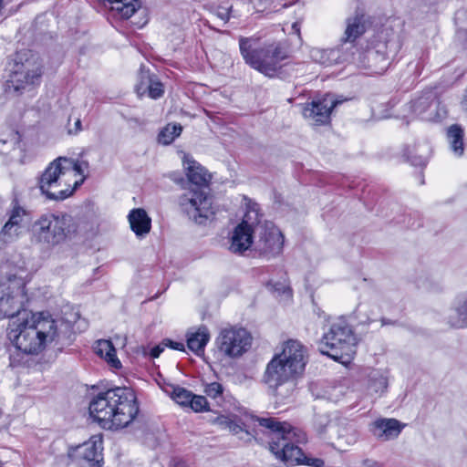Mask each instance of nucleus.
I'll return each instance as SVG.
<instances>
[{"label":"nucleus","mask_w":467,"mask_h":467,"mask_svg":"<svg viewBox=\"0 0 467 467\" xmlns=\"http://www.w3.org/2000/svg\"><path fill=\"white\" fill-rule=\"evenodd\" d=\"M25 272L26 263L20 258L1 266L0 320L10 318L7 337L16 348L9 358L12 368L22 365L25 355L39 354L59 337L58 322L51 315L24 309L28 301Z\"/></svg>","instance_id":"1"},{"label":"nucleus","mask_w":467,"mask_h":467,"mask_svg":"<svg viewBox=\"0 0 467 467\" xmlns=\"http://www.w3.org/2000/svg\"><path fill=\"white\" fill-rule=\"evenodd\" d=\"M89 416L102 429L117 431L129 426L139 413L135 393L114 388L98 393L89 402Z\"/></svg>","instance_id":"2"},{"label":"nucleus","mask_w":467,"mask_h":467,"mask_svg":"<svg viewBox=\"0 0 467 467\" xmlns=\"http://www.w3.org/2000/svg\"><path fill=\"white\" fill-rule=\"evenodd\" d=\"M256 420L265 428L272 431L269 442L270 451L275 457L285 462L311 467H324L325 462L320 458L307 457L297 443L306 441L304 433L298 431L286 422H280L275 418H257Z\"/></svg>","instance_id":"3"},{"label":"nucleus","mask_w":467,"mask_h":467,"mask_svg":"<svg viewBox=\"0 0 467 467\" xmlns=\"http://www.w3.org/2000/svg\"><path fill=\"white\" fill-rule=\"evenodd\" d=\"M183 166L192 186L180 197L182 210L197 223H202L214 214L212 197L202 188L211 180L208 171L191 156L185 155Z\"/></svg>","instance_id":"4"},{"label":"nucleus","mask_w":467,"mask_h":467,"mask_svg":"<svg viewBox=\"0 0 467 467\" xmlns=\"http://www.w3.org/2000/svg\"><path fill=\"white\" fill-rule=\"evenodd\" d=\"M258 36L239 38L241 55L251 67L267 77H274L282 67V62L288 58V51L281 43H271L259 48Z\"/></svg>","instance_id":"5"},{"label":"nucleus","mask_w":467,"mask_h":467,"mask_svg":"<svg viewBox=\"0 0 467 467\" xmlns=\"http://www.w3.org/2000/svg\"><path fill=\"white\" fill-rule=\"evenodd\" d=\"M61 160L62 157H58L51 161L37 178L38 189L47 200L63 201L83 183V179L70 178L72 171Z\"/></svg>","instance_id":"6"},{"label":"nucleus","mask_w":467,"mask_h":467,"mask_svg":"<svg viewBox=\"0 0 467 467\" xmlns=\"http://www.w3.org/2000/svg\"><path fill=\"white\" fill-rule=\"evenodd\" d=\"M77 232V225L69 214L47 213L37 218L32 225L33 238L47 247H54Z\"/></svg>","instance_id":"7"},{"label":"nucleus","mask_w":467,"mask_h":467,"mask_svg":"<svg viewBox=\"0 0 467 467\" xmlns=\"http://www.w3.org/2000/svg\"><path fill=\"white\" fill-rule=\"evenodd\" d=\"M42 74L43 61L36 53L32 50L18 51L5 83V90L18 93L29 86L38 85Z\"/></svg>","instance_id":"8"},{"label":"nucleus","mask_w":467,"mask_h":467,"mask_svg":"<svg viewBox=\"0 0 467 467\" xmlns=\"http://www.w3.org/2000/svg\"><path fill=\"white\" fill-rule=\"evenodd\" d=\"M322 354L342 363L348 362L356 352V337L346 320L337 319L319 343Z\"/></svg>","instance_id":"9"},{"label":"nucleus","mask_w":467,"mask_h":467,"mask_svg":"<svg viewBox=\"0 0 467 467\" xmlns=\"http://www.w3.org/2000/svg\"><path fill=\"white\" fill-rule=\"evenodd\" d=\"M401 47L398 38H391L387 42H379L374 47L367 49L364 53H358V57L351 62H357L361 68L369 71L372 75L383 74L390 64V59L395 57Z\"/></svg>","instance_id":"10"},{"label":"nucleus","mask_w":467,"mask_h":467,"mask_svg":"<svg viewBox=\"0 0 467 467\" xmlns=\"http://www.w3.org/2000/svg\"><path fill=\"white\" fill-rule=\"evenodd\" d=\"M259 223V206L251 200L246 202L244 218L234 230L230 250L234 254H243L251 246L254 247L255 224Z\"/></svg>","instance_id":"11"},{"label":"nucleus","mask_w":467,"mask_h":467,"mask_svg":"<svg viewBox=\"0 0 467 467\" xmlns=\"http://www.w3.org/2000/svg\"><path fill=\"white\" fill-rule=\"evenodd\" d=\"M261 217L259 213V223L255 224L254 230V250L260 256L270 259L282 253L284 235L274 223H261Z\"/></svg>","instance_id":"12"},{"label":"nucleus","mask_w":467,"mask_h":467,"mask_svg":"<svg viewBox=\"0 0 467 467\" xmlns=\"http://www.w3.org/2000/svg\"><path fill=\"white\" fill-rule=\"evenodd\" d=\"M216 344L219 350L225 356L238 358L250 348L252 336L243 327H225L220 331Z\"/></svg>","instance_id":"13"},{"label":"nucleus","mask_w":467,"mask_h":467,"mask_svg":"<svg viewBox=\"0 0 467 467\" xmlns=\"http://www.w3.org/2000/svg\"><path fill=\"white\" fill-rule=\"evenodd\" d=\"M413 114L425 121H438L445 114V110L437 99L434 91H427L410 103Z\"/></svg>","instance_id":"14"},{"label":"nucleus","mask_w":467,"mask_h":467,"mask_svg":"<svg viewBox=\"0 0 467 467\" xmlns=\"http://www.w3.org/2000/svg\"><path fill=\"white\" fill-rule=\"evenodd\" d=\"M341 102V100H337L333 96L327 94L321 99L306 104L303 108V116L316 124H327L330 120L332 109Z\"/></svg>","instance_id":"15"},{"label":"nucleus","mask_w":467,"mask_h":467,"mask_svg":"<svg viewBox=\"0 0 467 467\" xmlns=\"http://www.w3.org/2000/svg\"><path fill=\"white\" fill-rule=\"evenodd\" d=\"M102 438L92 436L76 449L79 467H102Z\"/></svg>","instance_id":"16"},{"label":"nucleus","mask_w":467,"mask_h":467,"mask_svg":"<svg viewBox=\"0 0 467 467\" xmlns=\"http://www.w3.org/2000/svg\"><path fill=\"white\" fill-rule=\"evenodd\" d=\"M298 374L276 355L266 366L264 379L271 388H278Z\"/></svg>","instance_id":"17"},{"label":"nucleus","mask_w":467,"mask_h":467,"mask_svg":"<svg viewBox=\"0 0 467 467\" xmlns=\"http://www.w3.org/2000/svg\"><path fill=\"white\" fill-rule=\"evenodd\" d=\"M367 29V20L364 13L357 11L346 19V28L341 39L342 46L348 52L357 51L354 42L361 36Z\"/></svg>","instance_id":"18"},{"label":"nucleus","mask_w":467,"mask_h":467,"mask_svg":"<svg viewBox=\"0 0 467 467\" xmlns=\"http://www.w3.org/2000/svg\"><path fill=\"white\" fill-rule=\"evenodd\" d=\"M285 364L293 368L298 375L302 374L306 363V348L296 340H288L283 348L282 353L276 355Z\"/></svg>","instance_id":"19"},{"label":"nucleus","mask_w":467,"mask_h":467,"mask_svg":"<svg viewBox=\"0 0 467 467\" xmlns=\"http://www.w3.org/2000/svg\"><path fill=\"white\" fill-rule=\"evenodd\" d=\"M311 57L314 61L329 67L335 64L355 60V53L348 52L340 45L339 47L329 49L314 48L311 50Z\"/></svg>","instance_id":"20"},{"label":"nucleus","mask_w":467,"mask_h":467,"mask_svg":"<svg viewBox=\"0 0 467 467\" xmlns=\"http://www.w3.org/2000/svg\"><path fill=\"white\" fill-rule=\"evenodd\" d=\"M403 425L396 419H378L369 424V431L379 441H387L396 439Z\"/></svg>","instance_id":"21"},{"label":"nucleus","mask_w":467,"mask_h":467,"mask_svg":"<svg viewBox=\"0 0 467 467\" xmlns=\"http://www.w3.org/2000/svg\"><path fill=\"white\" fill-rule=\"evenodd\" d=\"M136 90L140 96L148 92L149 97L154 99L161 98L164 93L161 82L153 78L149 70H145L142 67L139 73V82L136 86Z\"/></svg>","instance_id":"22"},{"label":"nucleus","mask_w":467,"mask_h":467,"mask_svg":"<svg viewBox=\"0 0 467 467\" xmlns=\"http://www.w3.org/2000/svg\"><path fill=\"white\" fill-rule=\"evenodd\" d=\"M210 340V333L206 327L202 326L195 331L187 333V347L197 356L204 353V348Z\"/></svg>","instance_id":"23"},{"label":"nucleus","mask_w":467,"mask_h":467,"mask_svg":"<svg viewBox=\"0 0 467 467\" xmlns=\"http://www.w3.org/2000/svg\"><path fill=\"white\" fill-rule=\"evenodd\" d=\"M446 139L452 154L462 157L465 149L464 130L458 124L451 125L447 129Z\"/></svg>","instance_id":"24"},{"label":"nucleus","mask_w":467,"mask_h":467,"mask_svg":"<svg viewBox=\"0 0 467 467\" xmlns=\"http://www.w3.org/2000/svg\"><path fill=\"white\" fill-rule=\"evenodd\" d=\"M129 222L131 230L137 236H143L150 230L151 220L147 213L141 209H133L129 214Z\"/></svg>","instance_id":"25"},{"label":"nucleus","mask_w":467,"mask_h":467,"mask_svg":"<svg viewBox=\"0 0 467 467\" xmlns=\"http://www.w3.org/2000/svg\"><path fill=\"white\" fill-rule=\"evenodd\" d=\"M431 153L429 143H418L407 150L406 155L410 163L414 166L423 167L427 164Z\"/></svg>","instance_id":"26"},{"label":"nucleus","mask_w":467,"mask_h":467,"mask_svg":"<svg viewBox=\"0 0 467 467\" xmlns=\"http://www.w3.org/2000/svg\"><path fill=\"white\" fill-rule=\"evenodd\" d=\"M95 352L103 358L111 367L119 368L121 363L117 358L116 349L110 340L99 339L96 342Z\"/></svg>","instance_id":"27"},{"label":"nucleus","mask_w":467,"mask_h":467,"mask_svg":"<svg viewBox=\"0 0 467 467\" xmlns=\"http://www.w3.org/2000/svg\"><path fill=\"white\" fill-rule=\"evenodd\" d=\"M61 161L64 162L65 167H68L71 170L72 172L70 173V178H72V180H85L86 173L88 170V161L78 160L76 161L66 157H62Z\"/></svg>","instance_id":"28"},{"label":"nucleus","mask_w":467,"mask_h":467,"mask_svg":"<svg viewBox=\"0 0 467 467\" xmlns=\"http://www.w3.org/2000/svg\"><path fill=\"white\" fill-rule=\"evenodd\" d=\"M448 319L450 326L452 327L461 328L467 327V299L457 308L451 311Z\"/></svg>","instance_id":"29"},{"label":"nucleus","mask_w":467,"mask_h":467,"mask_svg":"<svg viewBox=\"0 0 467 467\" xmlns=\"http://www.w3.org/2000/svg\"><path fill=\"white\" fill-rule=\"evenodd\" d=\"M388 387L387 376L378 370H374L369 374V382L368 389L370 392L382 394Z\"/></svg>","instance_id":"30"},{"label":"nucleus","mask_w":467,"mask_h":467,"mask_svg":"<svg viewBox=\"0 0 467 467\" xmlns=\"http://www.w3.org/2000/svg\"><path fill=\"white\" fill-rule=\"evenodd\" d=\"M182 131V127L180 124H168L160 132L159 140L163 144H170L181 135Z\"/></svg>","instance_id":"31"},{"label":"nucleus","mask_w":467,"mask_h":467,"mask_svg":"<svg viewBox=\"0 0 467 467\" xmlns=\"http://www.w3.org/2000/svg\"><path fill=\"white\" fill-rule=\"evenodd\" d=\"M21 228L17 224L6 222L0 232V240L5 244L14 242L20 234Z\"/></svg>","instance_id":"32"},{"label":"nucleus","mask_w":467,"mask_h":467,"mask_svg":"<svg viewBox=\"0 0 467 467\" xmlns=\"http://www.w3.org/2000/svg\"><path fill=\"white\" fill-rule=\"evenodd\" d=\"M192 392L186 389L185 388L176 386L172 387L171 399L182 407H188Z\"/></svg>","instance_id":"33"},{"label":"nucleus","mask_w":467,"mask_h":467,"mask_svg":"<svg viewBox=\"0 0 467 467\" xmlns=\"http://www.w3.org/2000/svg\"><path fill=\"white\" fill-rule=\"evenodd\" d=\"M188 407L195 412H202L209 410V404L206 398L194 394H192Z\"/></svg>","instance_id":"34"},{"label":"nucleus","mask_w":467,"mask_h":467,"mask_svg":"<svg viewBox=\"0 0 467 467\" xmlns=\"http://www.w3.org/2000/svg\"><path fill=\"white\" fill-rule=\"evenodd\" d=\"M26 213V210L16 203L9 213L7 222L13 223L14 224H17L18 226L22 227V222Z\"/></svg>","instance_id":"35"},{"label":"nucleus","mask_w":467,"mask_h":467,"mask_svg":"<svg viewBox=\"0 0 467 467\" xmlns=\"http://www.w3.org/2000/svg\"><path fill=\"white\" fill-rule=\"evenodd\" d=\"M223 388L222 384L218 382H212L208 385H206L204 389L205 394L213 399H216L220 397L223 394Z\"/></svg>","instance_id":"36"},{"label":"nucleus","mask_w":467,"mask_h":467,"mask_svg":"<svg viewBox=\"0 0 467 467\" xmlns=\"http://www.w3.org/2000/svg\"><path fill=\"white\" fill-rule=\"evenodd\" d=\"M228 431L234 434H239L242 431H245L246 434H249V431L244 429V426L240 424L239 421L236 420V418H233L231 420V424H229Z\"/></svg>","instance_id":"37"},{"label":"nucleus","mask_w":467,"mask_h":467,"mask_svg":"<svg viewBox=\"0 0 467 467\" xmlns=\"http://www.w3.org/2000/svg\"><path fill=\"white\" fill-rule=\"evenodd\" d=\"M0 142L3 145L9 144L10 147L12 149H14L16 147V145L18 144V142H19V135L16 131L12 130L11 134H10V138L6 139V140L1 139Z\"/></svg>","instance_id":"38"},{"label":"nucleus","mask_w":467,"mask_h":467,"mask_svg":"<svg viewBox=\"0 0 467 467\" xmlns=\"http://www.w3.org/2000/svg\"><path fill=\"white\" fill-rule=\"evenodd\" d=\"M162 345L166 348L168 347V348H171V349H175V350H180V351L185 350L184 344L182 342H176V341H172L171 339H164L162 341Z\"/></svg>","instance_id":"39"},{"label":"nucleus","mask_w":467,"mask_h":467,"mask_svg":"<svg viewBox=\"0 0 467 467\" xmlns=\"http://www.w3.org/2000/svg\"><path fill=\"white\" fill-rule=\"evenodd\" d=\"M232 420V417L221 415L215 419V423L218 424L222 429L228 430Z\"/></svg>","instance_id":"40"},{"label":"nucleus","mask_w":467,"mask_h":467,"mask_svg":"<svg viewBox=\"0 0 467 467\" xmlns=\"http://www.w3.org/2000/svg\"><path fill=\"white\" fill-rule=\"evenodd\" d=\"M251 3L258 11H264L270 5L272 0H251Z\"/></svg>","instance_id":"41"},{"label":"nucleus","mask_w":467,"mask_h":467,"mask_svg":"<svg viewBox=\"0 0 467 467\" xmlns=\"http://www.w3.org/2000/svg\"><path fill=\"white\" fill-rule=\"evenodd\" d=\"M216 15L219 18H221L223 22H227L230 18V8L220 7Z\"/></svg>","instance_id":"42"},{"label":"nucleus","mask_w":467,"mask_h":467,"mask_svg":"<svg viewBox=\"0 0 467 467\" xmlns=\"http://www.w3.org/2000/svg\"><path fill=\"white\" fill-rule=\"evenodd\" d=\"M165 348L166 347H164L162 345V343L158 345V346H156V347H154V348H152L151 350H150V357L153 358H158L161 355V353L164 350Z\"/></svg>","instance_id":"43"},{"label":"nucleus","mask_w":467,"mask_h":467,"mask_svg":"<svg viewBox=\"0 0 467 467\" xmlns=\"http://www.w3.org/2000/svg\"><path fill=\"white\" fill-rule=\"evenodd\" d=\"M81 130H82L81 120H80V119H77L74 123V129H69L68 133L69 134H78Z\"/></svg>","instance_id":"44"},{"label":"nucleus","mask_w":467,"mask_h":467,"mask_svg":"<svg viewBox=\"0 0 467 467\" xmlns=\"http://www.w3.org/2000/svg\"><path fill=\"white\" fill-rule=\"evenodd\" d=\"M292 30L295 34L300 36V26H299V23L298 22H295L293 25H292Z\"/></svg>","instance_id":"45"},{"label":"nucleus","mask_w":467,"mask_h":467,"mask_svg":"<svg viewBox=\"0 0 467 467\" xmlns=\"http://www.w3.org/2000/svg\"><path fill=\"white\" fill-rule=\"evenodd\" d=\"M4 9V0H0V14L2 13Z\"/></svg>","instance_id":"46"},{"label":"nucleus","mask_w":467,"mask_h":467,"mask_svg":"<svg viewBox=\"0 0 467 467\" xmlns=\"http://www.w3.org/2000/svg\"><path fill=\"white\" fill-rule=\"evenodd\" d=\"M284 293H287L288 296H291V289L289 287L285 288Z\"/></svg>","instance_id":"47"}]
</instances>
